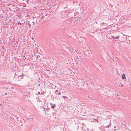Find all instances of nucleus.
<instances>
[{"mask_svg": "<svg viewBox=\"0 0 131 131\" xmlns=\"http://www.w3.org/2000/svg\"><path fill=\"white\" fill-rule=\"evenodd\" d=\"M110 122L111 121L109 119L105 121L103 124L104 126L105 127L109 128L111 125V124L110 123Z\"/></svg>", "mask_w": 131, "mask_h": 131, "instance_id": "f257e3e1", "label": "nucleus"}, {"mask_svg": "<svg viewBox=\"0 0 131 131\" xmlns=\"http://www.w3.org/2000/svg\"><path fill=\"white\" fill-rule=\"evenodd\" d=\"M15 76H14V79L15 80H17V79H18V81H20L21 79H19L18 78L19 77H21L20 75H19L18 74L17 75L16 74V73H15Z\"/></svg>", "mask_w": 131, "mask_h": 131, "instance_id": "f03ea898", "label": "nucleus"}, {"mask_svg": "<svg viewBox=\"0 0 131 131\" xmlns=\"http://www.w3.org/2000/svg\"><path fill=\"white\" fill-rule=\"evenodd\" d=\"M75 60L76 61V62H78L80 61L81 59V58L80 56H77L76 57H75Z\"/></svg>", "mask_w": 131, "mask_h": 131, "instance_id": "7ed1b4c3", "label": "nucleus"}, {"mask_svg": "<svg viewBox=\"0 0 131 131\" xmlns=\"http://www.w3.org/2000/svg\"><path fill=\"white\" fill-rule=\"evenodd\" d=\"M36 58V60L40 61L41 60V59L40 58V56L38 55H37V56Z\"/></svg>", "mask_w": 131, "mask_h": 131, "instance_id": "20e7f679", "label": "nucleus"}, {"mask_svg": "<svg viewBox=\"0 0 131 131\" xmlns=\"http://www.w3.org/2000/svg\"><path fill=\"white\" fill-rule=\"evenodd\" d=\"M122 78L123 79H126V77H125V74L123 73L122 74Z\"/></svg>", "mask_w": 131, "mask_h": 131, "instance_id": "39448f33", "label": "nucleus"}, {"mask_svg": "<svg viewBox=\"0 0 131 131\" xmlns=\"http://www.w3.org/2000/svg\"><path fill=\"white\" fill-rule=\"evenodd\" d=\"M58 91V90H57L55 91V93L56 94H58V95H60L61 94V93L60 92H57Z\"/></svg>", "mask_w": 131, "mask_h": 131, "instance_id": "423d86ee", "label": "nucleus"}, {"mask_svg": "<svg viewBox=\"0 0 131 131\" xmlns=\"http://www.w3.org/2000/svg\"><path fill=\"white\" fill-rule=\"evenodd\" d=\"M47 107H48V106H47ZM49 109H50V108L48 107L47 108H44L43 109V110L44 111H46L48 110Z\"/></svg>", "mask_w": 131, "mask_h": 131, "instance_id": "0eeeda50", "label": "nucleus"}, {"mask_svg": "<svg viewBox=\"0 0 131 131\" xmlns=\"http://www.w3.org/2000/svg\"><path fill=\"white\" fill-rule=\"evenodd\" d=\"M86 99L87 100L91 99L92 100L91 97H89V96H88L87 97H86Z\"/></svg>", "mask_w": 131, "mask_h": 131, "instance_id": "6e6552de", "label": "nucleus"}, {"mask_svg": "<svg viewBox=\"0 0 131 131\" xmlns=\"http://www.w3.org/2000/svg\"><path fill=\"white\" fill-rule=\"evenodd\" d=\"M119 36H117L116 37H114V38H115V39H119Z\"/></svg>", "mask_w": 131, "mask_h": 131, "instance_id": "1a4fd4ad", "label": "nucleus"}, {"mask_svg": "<svg viewBox=\"0 0 131 131\" xmlns=\"http://www.w3.org/2000/svg\"><path fill=\"white\" fill-rule=\"evenodd\" d=\"M55 105L54 104V105H52L51 106V108H54L55 106Z\"/></svg>", "mask_w": 131, "mask_h": 131, "instance_id": "9d476101", "label": "nucleus"}, {"mask_svg": "<svg viewBox=\"0 0 131 131\" xmlns=\"http://www.w3.org/2000/svg\"><path fill=\"white\" fill-rule=\"evenodd\" d=\"M32 56L33 57L36 58L37 57V55H36V54H34V56H33V55H32Z\"/></svg>", "mask_w": 131, "mask_h": 131, "instance_id": "9b49d317", "label": "nucleus"}, {"mask_svg": "<svg viewBox=\"0 0 131 131\" xmlns=\"http://www.w3.org/2000/svg\"><path fill=\"white\" fill-rule=\"evenodd\" d=\"M40 94V92H37V93H36V94L37 95L38 94Z\"/></svg>", "mask_w": 131, "mask_h": 131, "instance_id": "f8f14e48", "label": "nucleus"}, {"mask_svg": "<svg viewBox=\"0 0 131 131\" xmlns=\"http://www.w3.org/2000/svg\"><path fill=\"white\" fill-rule=\"evenodd\" d=\"M28 25H29V26H30V27H31V25H30V24H29V23H28Z\"/></svg>", "mask_w": 131, "mask_h": 131, "instance_id": "ddd939ff", "label": "nucleus"}, {"mask_svg": "<svg viewBox=\"0 0 131 131\" xmlns=\"http://www.w3.org/2000/svg\"><path fill=\"white\" fill-rule=\"evenodd\" d=\"M32 25H34L35 24L34 22V21L32 22Z\"/></svg>", "mask_w": 131, "mask_h": 131, "instance_id": "4468645a", "label": "nucleus"}, {"mask_svg": "<svg viewBox=\"0 0 131 131\" xmlns=\"http://www.w3.org/2000/svg\"><path fill=\"white\" fill-rule=\"evenodd\" d=\"M75 52H74L75 53H77L78 54V51H76V50H75Z\"/></svg>", "mask_w": 131, "mask_h": 131, "instance_id": "2eb2a0df", "label": "nucleus"}, {"mask_svg": "<svg viewBox=\"0 0 131 131\" xmlns=\"http://www.w3.org/2000/svg\"><path fill=\"white\" fill-rule=\"evenodd\" d=\"M63 98L65 99L67 97L65 96H63L62 97Z\"/></svg>", "mask_w": 131, "mask_h": 131, "instance_id": "dca6fc26", "label": "nucleus"}, {"mask_svg": "<svg viewBox=\"0 0 131 131\" xmlns=\"http://www.w3.org/2000/svg\"><path fill=\"white\" fill-rule=\"evenodd\" d=\"M111 37L113 38H114V37H114V36H111Z\"/></svg>", "mask_w": 131, "mask_h": 131, "instance_id": "f3484780", "label": "nucleus"}, {"mask_svg": "<svg viewBox=\"0 0 131 131\" xmlns=\"http://www.w3.org/2000/svg\"><path fill=\"white\" fill-rule=\"evenodd\" d=\"M44 16H42V18H41V19H43L44 18Z\"/></svg>", "mask_w": 131, "mask_h": 131, "instance_id": "a211bd4d", "label": "nucleus"}, {"mask_svg": "<svg viewBox=\"0 0 131 131\" xmlns=\"http://www.w3.org/2000/svg\"><path fill=\"white\" fill-rule=\"evenodd\" d=\"M50 105H51V106L52 105V103H50Z\"/></svg>", "mask_w": 131, "mask_h": 131, "instance_id": "6ab92c4d", "label": "nucleus"}, {"mask_svg": "<svg viewBox=\"0 0 131 131\" xmlns=\"http://www.w3.org/2000/svg\"><path fill=\"white\" fill-rule=\"evenodd\" d=\"M18 24H19V25H21V23H18Z\"/></svg>", "mask_w": 131, "mask_h": 131, "instance_id": "aec40b11", "label": "nucleus"}, {"mask_svg": "<svg viewBox=\"0 0 131 131\" xmlns=\"http://www.w3.org/2000/svg\"><path fill=\"white\" fill-rule=\"evenodd\" d=\"M5 95H7V93H5Z\"/></svg>", "mask_w": 131, "mask_h": 131, "instance_id": "412c9836", "label": "nucleus"}, {"mask_svg": "<svg viewBox=\"0 0 131 131\" xmlns=\"http://www.w3.org/2000/svg\"><path fill=\"white\" fill-rule=\"evenodd\" d=\"M47 14H46L45 15L46 16H47Z\"/></svg>", "mask_w": 131, "mask_h": 131, "instance_id": "4be33fe9", "label": "nucleus"}, {"mask_svg": "<svg viewBox=\"0 0 131 131\" xmlns=\"http://www.w3.org/2000/svg\"><path fill=\"white\" fill-rule=\"evenodd\" d=\"M104 24V23H103V24L102 25H103V24Z\"/></svg>", "mask_w": 131, "mask_h": 131, "instance_id": "5701e85b", "label": "nucleus"}, {"mask_svg": "<svg viewBox=\"0 0 131 131\" xmlns=\"http://www.w3.org/2000/svg\"><path fill=\"white\" fill-rule=\"evenodd\" d=\"M38 85V86H40V84H39Z\"/></svg>", "mask_w": 131, "mask_h": 131, "instance_id": "b1692460", "label": "nucleus"}, {"mask_svg": "<svg viewBox=\"0 0 131 131\" xmlns=\"http://www.w3.org/2000/svg\"><path fill=\"white\" fill-rule=\"evenodd\" d=\"M88 51H89L88 50Z\"/></svg>", "mask_w": 131, "mask_h": 131, "instance_id": "393cba45", "label": "nucleus"}]
</instances>
